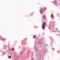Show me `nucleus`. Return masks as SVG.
Masks as SVG:
<instances>
[{
	"label": "nucleus",
	"mask_w": 60,
	"mask_h": 60,
	"mask_svg": "<svg viewBox=\"0 0 60 60\" xmlns=\"http://www.w3.org/2000/svg\"><path fill=\"white\" fill-rule=\"evenodd\" d=\"M42 29H44L45 28V25H44L43 23H42Z\"/></svg>",
	"instance_id": "obj_1"
},
{
	"label": "nucleus",
	"mask_w": 60,
	"mask_h": 60,
	"mask_svg": "<svg viewBox=\"0 0 60 60\" xmlns=\"http://www.w3.org/2000/svg\"><path fill=\"white\" fill-rule=\"evenodd\" d=\"M43 19H46V17L45 16H43Z\"/></svg>",
	"instance_id": "obj_2"
},
{
	"label": "nucleus",
	"mask_w": 60,
	"mask_h": 60,
	"mask_svg": "<svg viewBox=\"0 0 60 60\" xmlns=\"http://www.w3.org/2000/svg\"><path fill=\"white\" fill-rule=\"evenodd\" d=\"M43 24H44L45 25H46V23H45V22H44L43 23Z\"/></svg>",
	"instance_id": "obj_3"
},
{
	"label": "nucleus",
	"mask_w": 60,
	"mask_h": 60,
	"mask_svg": "<svg viewBox=\"0 0 60 60\" xmlns=\"http://www.w3.org/2000/svg\"><path fill=\"white\" fill-rule=\"evenodd\" d=\"M54 3H56V1H54L53 2Z\"/></svg>",
	"instance_id": "obj_4"
},
{
	"label": "nucleus",
	"mask_w": 60,
	"mask_h": 60,
	"mask_svg": "<svg viewBox=\"0 0 60 60\" xmlns=\"http://www.w3.org/2000/svg\"><path fill=\"white\" fill-rule=\"evenodd\" d=\"M53 14H52L51 15V18H52V17H53Z\"/></svg>",
	"instance_id": "obj_5"
},
{
	"label": "nucleus",
	"mask_w": 60,
	"mask_h": 60,
	"mask_svg": "<svg viewBox=\"0 0 60 60\" xmlns=\"http://www.w3.org/2000/svg\"><path fill=\"white\" fill-rule=\"evenodd\" d=\"M35 37H36V36H35V35L33 37V38H35Z\"/></svg>",
	"instance_id": "obj_6"
},
{
	"label": "nucleus",
	"mask_w": 60,
	"mask_h": 60,
	"mask_svg": "<svg viewBox=\"0 0 60 60\" xmlns=\"http://www.w3.org/2000/svg\"><path fill=\"white\" fill-rule=\"evenodd\" d=\"M41 11H40V12H42V9H41Z\"/></svg>",
	"instance_id": "obj_7"
},
{
	"label": "nucleus",
	"mask_w": 60,
	"mask_h": 60,
	"mask_svg": "<svg viewBox=\"0 0 60 60\" xmlns=\"http://www.w3.org/2000/svg\"><path fill=\"white\" fill-rule=\"evenodd\" d=\"M12 50H14V49L13 48H12Z\"/></svg>",
	"instance_id": "obj_8"
},
{
	"label": "nucleus",
	"mask_w": 60,
	"mask_h": 60,
	"mask_svg": "<svg viewBox=\"0 0 60 60\" xmlns=\"http://www.w3.org/2000/svg\"><path fill=\"white\" fill-rule=\"evenodd\" d=\"M11 58V56H9V59H10V58Z\"/></svg>",
	"instance_id": "obj_9"
},
{
	"label": "nucleus",
	"mask_w": 60,
	"mask_h": 60,
	"mask_svg": "<svg viewBox=\"0 0 60 60\" xmlns=\"http://www.w3.org/2000/svg\"><path fill=\"white\" fill-rule=\"evenodd\" d=\"M2 40H3V41H5V39H3Z\"/></svg>",
	"instance_id": "obj_10"
},
{
	"label": "nucleus",
	"mask_w": 60,
	"mask_h": 60,
	"mask_svg": "<svg viewBox=\"0 0 60 60\" xmlns=\"http://www.w3.org/2000/svg\"><path fill=\"white\" fill-rule=\"evenodd\" d=\"M4 54H5V52H4Z\"/></svg>",
	"instance_id": "obj_11"
},
{
	"label": "nucleus",
	"mask_w": 60,
	"mask_h": 60,
	"mask_svg": "<svg viewBox=\"0 0 60 60\" xmlns=\"http://www.w3.org/2000/svg\"><path fill=\"white\" fill-rule=\"evenodd\" d=\"M33 13H34V12H33Z\"/></svg>",
	"instance_id": "obj_12"
}]
</instances>
